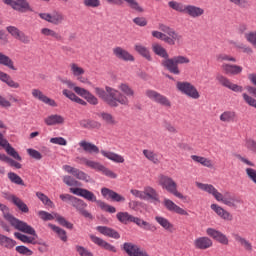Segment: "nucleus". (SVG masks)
Wrapping results in <instances>:
<instances>
[{"label": "nucleus", "mask_w": 256, "mask_h": 256, "mask_svg": "<svg viewBox=\"0 0 256 256\" xmlns=\"http://www.w3.org/2000/svg\"><path fill=\"white\" fill-rule=\"evenodd\" d=\"M196 187L198 189H201V191H205V193H208V195H212L214 199L218 201V203H223L224 205H227V207H237L236 203H243L241 199L239 198H233L231 197V193L226 192L224 195L213 186V184H204L201 182H196Z\"/></svg>", "instance_id": "2"}, {"label": "nucleus", "mask_w": 256, "mask_h": 256, "mask_svg": "<svg viewBox=\"0 0 256 256\" xmlns=\"http://www.w3.org/2000/svg\"><path fill=\"white\" fill-rule=\"evenodd\" d=\"M8 179L11 181V183H14L15 185H25L23 179L20 178L19 175H17L14 172L8 173Z\"/></svg>", "instance_id": "53"}, {"label": "nucleus", "mask_w": 256, "mask_h": 256, "mask_svg": "<svg viewBox=\"0 0 256 256\" xmlns=\"http://www.w3.org/2000/svg\"><path fill=\"white\" fill-rule=\"evenodd\" d=\"M158 183L160 187H162V189H165L168 193L174 195V197H177L178 199H185L181 192L177 191V182H175L173 178L165 175H160Z\"/></svg>", "instance_id": "10"}, {"label": "nucleus", "mask_w": 256, "mask_h": 256, "mask_svg": "<svg viewBox=\"0 0 256 256\" xmlns=\"http://www.w3.org/2000/svg\"><path fill=\"white\" fill-rule=\"evenodd\" d=\"M44 122L48 126H53V125H63L65 123V118L59 114H52L44 119Z\"/></svg>", "instance_id": "34"}, {"label": "nucleus", "mask_w": 256, "mask_h": 256, "mask_svg": "<svg viewBox=\"0 0 256 256\" xmlns=\"http://www.w3.org/2000/svg\"><path fill=\"white\" fill-rule=\"evenodd\" d=\"M14 236L16 237V239H19V241H21L22 243H27L30 245H39V242H37V232H35V235H32L33 237H29L25 234L19 233V232H15Z\"/></svg>", "instance_id": "33"}, {"label": "nucleus", "mask_w": 256, "mask_h": 256, "mask_svg": "<svg viewBox=\"0 0 256 256\" xmlns=\"http://www.w3.org/2000/svg\"><path fill=\"white\" fill-rule=\"evenodd\" d=\"M155 221L164 231H168V233H173L175 231V225H173L169 219L163 216H155Z\"/></svg>", "instance_id": "31"}, {"label": "nucleus", "mask_w": 256, "mask_h": 256, "mask_svg": "<svg viewBox=\"0 0 256 256\" xmlns=\"http://www.w3.org/2000/svg\"><path fill=\"white\" fill-rule=\"evenodd\" d=\"M48 227H50V229H52V231H54V233H56V235H58V237H59V239H61V241L66 243L67 232L64 229L59 228V226H55L54 224H49Z\"/></svg>", "instance_id": "46"}, {"label": "nucleus", "mask_w": 256, "mask_h": 256, "mask_svg": "<svg viewBox=\"0 0 256 256\" xmlns=\"http://www.w3.org/2000/svg\"><path fill=\"white\" fill-rule=\"evenodd\" d=\"M69 69L71 75L77 79L80 83H87V78L83 77L85 75V69L79 64L72 62L69 64Z\"/></svg>", "instance_id": "22"}, {"label": "nucleus", "mask_w": 256, "mask_h": 256, "mask_svg": "<svg viewBox=\"0 0 256 256\" xmlns=\"http://www.w3.org/2000/svg\"><path fill=\"white\" fill-rule=\"evenodd\" d=\"M122 249L128 256H151L145 249L133 242H125Z\"/></svg>", "instance_id": "14"}, {"label": "nucleus", "mask_w": 256, "mask_h": 256, "mask_svg": "<svg viewBox=\"0 0 256 256\" xmlns=\"http://www.w3.org/2000/svg\"><path fill=\"white\" fill-rule=\"evenodd\" d=\"M0 211L2 212L4 219L8 221V223H10L12 227H15L17 231H21L22 233H26L27 235H36L33 227H31L26 222L12 216L7 205L0 203Z\"/></svg>", "instance_id": "6"}, {"label": "nucleus", "mask_w": 256, "mask_h": 256, "mask_svg": "<svg viewBox=\"0 0 256 256\" xmlns=\"http://www.w3.org/2000/svg\"><path fill=\"white\" fill-rule=\"evenodd\" d=\"M168 6L173 11L177 13H182V15H186L190 17V19H199L205 15V9L201 6L193 5V4H185L183 2L170 1L168 2Z\"/></svg>", "instance_id": "3"}, {"label": "nucleus", "mask_w": 256, "mask_h": 256, "mask_svg": "<svg viewBox=\"0 0 256 256\" xmlns=\"http://www.w3.org/2000/svg\"><path fill=\"white\" fill-rule=\"evenodd\" d=\"M134 223L138 227H141V229H144V231H157V227H155V225H153L139 217H136V222H134Z\"/></svg>", "instance_id": "43"}, {"label": "nucleus", "mask_w": 256, "mask_h": 256, "mask_svg": "<svg viewBox=\"0 0 256 256\" xmlns=\"http://www.w3.org/2000/svg\"><path fill=\"white\" fill-rule=\"evenodd\" d=\"M40 32L44 37H52L53 39H56V41H61L62 39L59 33L49 28H42Z\"/></svg>", "instance_id": "47"}, {"label": "nucleus", "mask_w": 256, "mask_h": 256, "mask_svg": "<svg viewBox=\"0 0 256 256\" xmlns=\"http://www.w3.org/2000/svg\"><path fill=\"white\" fill-rule=\"evenodd\" d=\"M6 31L11 37L17 39V41H20V43H23L24 45H29V43H31V37L27 36V34L16 26H7Z\"/></svg>", "instance_id": "15"}, {"label": "nucleus", "mask_w": 256, "mask_h": 256, "mask_svg": "<svg viewBox=\"0 0 256 256\" xmlns=\"http://www.w3.org/2000/svg\"><path fill=\"white\" fill-rule=\"evenodd\" d=\"M233 237L235 241L239 243V245H241L243 249H245V251H253V244H251L249 240H247L246 238H243V236L239 234H234Z\"/></svg>", "instance_id": "38"}, {"label": "nucleus", "mask_w": 256, "mask_h": 256, "mask_svg": "<svg viewBox=\"0 0 256 256\" xmlns=\"http://www.w3.org/2000/svg\"><path fill=\"white\" fill-rule=\"evenodd\" d=\"M112 53L121 61H135V57H133L129 51L121 48L120 46L113 48Z\"/></svg>", "instance_id": "26"}, {"label": "nucleus", "mask_w": 256, "mask_h": 256, "mask_svg": "<svg viewBox=\"0 0 256 256\" xmlns=\"http://www.w3.org/2000/svg\"><path fill=\"white\" fill-rule=\"evenodd\" d=\"M70 193L73 195H77L78 197H83L86 201H91L92 203H96L102 211H106L107 213H117V208L111 206L104 201L97 200V196L87 189L84 188H70Z\"/></svg>", "instance_id": "7"}, {"label": "nucleus", "mask_w": 256, "mask_h": 256, "mask_svg": "<svg viewBox=\"0 0 256 256\" xmlns=\"http://www.w3.org/2000/svg\"><path fill=\"white\" fill-rule=\"evenodd\" d=\"M101 194L103 197H109L112 201H116V203H125V197L121 196L119 193L109 189V188H102Z\"/></svg>", "instance_id": "30"}, {"label": "nucleus", "mask_w": 256, "mask_h": 256, "mask_svg": "<svg viewBox=\"0 0 256 256\" xmlns=\"http://www.w3.org/2000/svg\"><path fill=\"white\" fill-rule=\"evenodd\" d=\"M163 205H164L165 209H167V211H169L170 213H176V215H184V216L189 215V213L186 212L185 209H183L179 205L175 204V202H173L169 198H164Z\"/></svg>", "instance_id": "24"}, {"label": "nucleus", "mask_w": 256, "mask_h": 256, "mask_svg": "<svg viewBox=\"0 0 256 256\" xmlns=\"http://www.w3.org/2000/svg\"><path fill=\"white\" fill-rule=\"evenodd\" d=\"M39 17L40 19H43V21H47L52 25H61V23L65 21V15L59 11H53L52 13H40Z\"/></svg>", "instance_id": "16"}, {"label": "nucleus", "mask_w": 256, "mask_h": 256, "mask_svg": "<svg viewBox=\"0 0 256 256\" xmlns=\"http://www.w3.org/2000/svg\"><path fill=\"white\" fill-rule=\"evenodd\" d=\"M71 205L79 212L80 215H82V217H85L86 219H93V215L87 211V203H85V201L76 197Z\"/></svg>", "instance_id": "21"}, {"label": "nucleus", "mask_w": 256, "mask_h": 256, "mask_svg": "<svg viewBox=\"0 0 256 256\" xmlns=\"http://www.w3.org/2000/svg\"><path fill=\"white\" fill-rule=\"evenodd\" d=\"M151 199L152 201H159V193L151 186L144 188V200Z\"/></svg>", "instance_id": "40"}, {"label": "nucleus", "mask_w": 256, "mask_h": 256, "mask_svg": "<svg viewBox=\"0 0 256 256\" xmlns=\"http://www.w3.org/2000/svg\"><path fill=\"white\" fill-rule=\"evenodd\" d=\"M102 121H105L107 125H117V120L111 113L102 112L100 113Z\"/></svg>", "instance_id": "48"}, {"label": "nucleus", "mask_w": 256, "mask_h": 256, "mask_svg": "<svg viewBox=\"0 0 256 256\" xmlns=\"http://www.w3.org/2000/svg\"><path fill=\"white\" fill-rule=\"evenodd\" d=\"M206 234L208 237H211V239H214V241H217V243H220V245H229V238L227 235L215 228H207Z\"/></svg>", "instance_id": "17"}, {"label": "nucleus", "mask_w": 256, "mask_h": 256, "mask_svg": "<svg viewBox=\"0 0 256 256\" xmlns=\"http://www.w3.org/2000/svg\"><path fill=\"white\" fill-rule=\"evenodd\" d=\"M191 60L186 56H174L173 58L162 60L161 65L164 69H167L169 73L173 75H180L181 70H179V65H189Z\"/></svg>", "instance_id": "9"}, {"label": "nucleus", "mask_w": 256, "mask_h": 256, "mask_svg": "<svg viewBox=\"0 0 256 256\" xmlns=\"http://www.w3.org/2000/svg\"><path fill=\"white\" fill-rule=\"evenodd\" d=\"M63 183L68 185V187H77V185H79V181L69 175L63 177Z\"/></svg>", "instance_id": "56"}, {"label": "nucleus", "mask_w": 256, "mask_h": 256, "mask_svg": "<svg viewBox=\"0 0 256 256\" xmlns=\"http://www.w3.org/2000/svg\"><path fill=\"white\" fill-rule=\"evenodd\" d=\"M191 159H193L195 163H200V165H203V167H207L208 169H213V161L209 158L198 156V155H192Z\"/></svg>", "instance_id": "41"}, {"label": "nucleus", "mask_w": 256, "mask_h": 256, "mask_svg": "<svg viewBox=\"0 0 256 256\" xmlns=\"http://www.w3.org/2000/svg\"><path fill=\"white\" fill-rule=\"evenodd\" d=\"M56 221L62 225V227H66L67 229H73V224L65 219V217L59 215L58 213L55 214Z\"/></svg>", "instance_id": "54"}, {"label": "nucleus", "mask_w": 256, "mask_h": 256, "mask_svg": "<svg viewBox=\"0 0 256 256\" xmlns=\"http://www.w3.org/2000/svg\"><path fill=\"white\" fill-rule=\"evenodd\" d=\"M90 239L92 243L95 245H98V247H102V249H105L106 251H111V253H117V248L115 246L109 244V242L95 236V235H90Z\"/></svg>", "instance_id": "28"}, {"label": "nucleus", "mask_w": 256, "mask_h": 256, "mask_svg": "<svg viewBox=\"0 0 256 256\" xmlns=\"http://www.w3.org/2000/svg\"><path fill=\"white\" fill-rule=\"evenodd\" d=\"M193 245L195 249L207 251V249H211V247H213V240L208 236H201L194 240Z\"/></svg>", "instance_id": "25"}, {"label": "nucleus", "mask_w": 256, "mask_h": 256, "mask_svg": "<svg viewBox=\"0 0 256 256\" xmlns=\"http://www.w3.org/2000/svg\"><path fill=\"white\" fill-rule=\"evenodd\" d=\"M97 231L106 237H111L112 239H119L121 235L117 233V231L107 227V226H98Z\"/></svg>", "instance_id": "36"}, {"label": "nucleus", "mask_w": 256, "mask_h": 256, "mask_svg": "<svg viewBox=\"0 0 256 256\" xmlns=\"http://www.w3.org/2000/svg\"><path fill=\"white\" fill-rule=\"evenodd\" d=\"M16 251L20 255H26V256L33 255V252L31 251V249L27 248V246H17Z\"/></svg>", "instance_id": "61"}, {"label": "nucleus", "mask_w": 256, "mask_h": 256, "mask_svg": "<svg viewBox=\"0 0 256 256\" xmlns=\"http://www.w3.org/2000/svg\"><path fill=\"white\" fill-rule=\"evenodd\" d=\"M27 153L30 155V157H32V159H36L37 161H41V159H43V155H41L39 151L35 149L29 148L27 149Z\"/></svg>", "instance_id": "63"}, {"label": "nucleus", "mask_w": 256, "mask_h": 256, "mask_svg": "<svg viewBox=\"0 0 256 256\" xmlns=\"http://www.w3.org/2000/svg\"><path fill=\"white\" fill-rule=\"evenodd\" d=\"M3 3L9 5L14 11H18V13L33 12V8L27 0H3Z\"/></svg>", "instance_id": "13"}, {"label": "nucleus", "mask_w": 256, "mask_h": 256, "mask_svg": "<svg viewBox=\"0 0 256 256\" xmlns=\"http://www.w3.org/2000/svg\"><path fill=\"white\" fill-rule=\"evenodd\" d=\"M4 83H6V85H8V87L11 89H19V87H21V84H19V82H15V80H13V78H11L9 75Z\"/></svg>", "instance_id": "60"}, {"label": "nucleus", "mask_w": 256, "mask_h": 256, "mask_svg": "<svg viewBox=\"0 0 256 256\" xmlns=\"http://www.w3.org/2000/svg\"><path fill=\"white\" fill-rule=\"evenodd\" d=\"M216 60L218 61V63H223V61H230L231 63H237V58L225 53L218 54L216 56Z\"/></svg>", "instance_id": "52"}, {"label": "nucleus", "mask_w": 256, "mask_h": 256, "mask_svg": "<svg viewBox=\"0 0 256 256\" xmlns=\"http://www.w3.org/2000/svg\"><path fill=\"white\" fill-rule=\"evenodd\" d=\"M80 127H83V129H96L97 127H101V124L92 120H81Z\"/></svg>", "instance_id": "49"}, {"label": "nucleus", "mask_w": 256, "mask_h": 256, "mask_svg": "<svg viewBox=\"0 0 256 256\" xmlns=\"http://www.w3.org/2000/svg\"><path fill=\"white\" fill-rule=\"evenodd\" d=\"M116 218L124 225H127V223H135L137 221V217L129 214V212H118Z\"/></svg>", "instance_id": "35"}, {"label": "nucleus", "mask_w": 256, "mask_h": 256, "mask_svg": "<svg viewBox=\"0 0 256 256\" xmlns=\"http://www.w3.org/2000/svg\"><path fill=\"white\" fill-rule=\"evenodd\" d=\"M237 118V114L234 111H225L220 115V121L222 123H233Z\"/></svg>", "instance_id": "45"}, {"label": "nucleus", "mask_w": 256, "mask_h": 256, "mask_svg": "<svg viewBox=\"0 0 256 256\" xmlns=\"http://www.w3.org/2000/svg\"><path fill=\"white\" fill-rule=\"evenodd\" d=\"M50 143H53V145H61L65 147V145H67V140L63 137H55L50 139Z\"/></svg>", "instance_id": "64"}, {"label": "nucleus", "mask_w": 256, "mask_h": 256, "mask_svg": "<svg viewBox=\"0 0 256 256\" xmlns=\"http://www.w3.org/2000/svg\"><path fill=\"white\" fill-rule=\"evenodd\" d=\"M56 214L57 213H55V212L49 213V212L43 211V210L38 211V217H40V219H42V221H53V219H55Z\"/></svg>", "instance_id": "51"}, {"label": "nucleus", "mask_w": 256, "mask_h": 256, "mask_svg": "<svg viewBox=\"0 0 256 256\" xmlns=\"http://www.w3.org/2000/svg\"><path fill=\"white\" fill-rule=\"evenodd\" d=\"M134 51H136V53H139L141 57L146 59V61H153V57H151V51L145 45L141 43H136L134 45Z\"/></svg>", "instance_id": "32"}, {"label": "nucleus", "mask_w": 256, "mask_h": 256, "mask_svg": "<svg viewBox=\"0 0 256 256\" xmlns=\"http://www.w3.org/2000/svg\"><path fill=\"white\" fill-rule=\"evenodd\" d=\"M0 65L8 67V69H11L12 71H16L15 64L11 57L5 55L3 52H0Z\"/></svg>", "instance_id": "42"}, {"label": "nucleus", "mask_w": 256, "mask_h": 256, "mask_svg": "<svg viewBox=\"0 0 256 256\" xmlns=\"http://www.w3.org/2000/svg\"><path fill=\"white\" fill-rule=\"evenodd\" d=\"M216 81L220 83L223 87L230 89V91H234V93H243V86H239L237 84H233L229 78L218 74L216 76Z\"/></svg>", "instance_id": "19"}, {"label": "nucleus", "mask_w": 256, "mask_h": 256, "mask_svg": "<svg viewBox=\"0 0 256 256\" xmlns=\"http://www.w3.org/2000/svg\"><path fill=\"white\" fill-rule=\"evenodd\" d=\"M90 105H99V99L95 97L91 92L88 91V94H86V97H84Z\"/></svg>", "instance_id": "62"}, {"label": "nucleus", "mask_w": 256, "mask_h": 256, "mask_svg": "<svg viewBox=\"0 0 256 256\" xmlns=\"http://www.w3.org/2000/svg\"><path fill=\"white\" fill-rule=\"evenodd\" d=\"M246 177L252 181V183L256 184V170L254 168H246L245 169Z\"/></svg>", "instance_id": "59"}, {"label": "nucleus", "mask_w": 256, "mask_h": 256, "mask_svg": "<svg viewBox=\"0 0 256 256\" xmlns=\"http://www.w3.org/2000/svg\"><path fill=\"white\" fill-rule=\"evenodd\" d=\"M8 199H10V201H12V203H14V205H16V207L22 211V213H27L29 211L27 204H25V202H23V200H21L19 197L10 195Z\"/></svg>", "instance_id": "39"}, {"label": "nucleus", "mask_w": 256, "mask_h": 256, "mask_svg": "<svg viewBox=\"0 0 256 256\" xmlns=\"http://www.w3.org/2000/svg\"><path fill=\"white\" fill-rule=\"evenodd\" d=\"M75 163H78V165H85V167L94 169V171H100L106 177H110V179H117V174H115V172L109 170V168L97 161L89 160L87 157L77 156L75 158Z\"/></svg>", "instance_id": "8"}, {"label": "nucleus", "mask_w": 256, "mask_h": 256, "mask_svg": "<svg viewBox=\"0 0 256 256\" xmlns=\"http://www.w3.org/2000/svg\"><path fill=\"white\" fill-rule=\"evenodd\" d=\"M78 145L85 153H89L90 155H99V153H101L103 157H106V159L113 161V163H125V158L120 154L105 150L100 151L99 147L91 142L82 140L78 143Z\"/></svg>", "instance_id": "4"}, {"label": "nucleus", "mask_w": 256, "mask_h": 256, "mask_svg": "<svg viewBox=\"0 0 256 256\" xmlns=\"http://www.w3.org/2000/svg\"><path fill=\"white\" fill-rule=\"evenodd\" d=\"M221 69L225 75H241L243 67L235 64L223 63Z\"/></svg>", "instance_id": "27"}, {"label": "nucleus", "mask_w": 256, "mask_h": 256, "mask_svg": "<svg viewBox=\"0 0 256 256\" xmlns=\"http://www.w3.org/2000/svg\"><path fill=\"white\" fill-rule=\"evenodd\" d=\"M63 169L66 171V173H70V175H73V177L79 179V181H85V183H89V181H91V176L75 167L64 165Z\"/></svg>", "instance_id": "20"}, {"label": "nucleus", "mask_w": 256, "mask_h": 256, "mask_svg": "<svg viewBox=\"0 0 256 256\" xmlns=\"http://www.w3.org/2000/svg\"><path fill=\"white\" fill-rule=\"evenodd\" d=\"M152 51L155 53V55H158V57H162L164 61L169 58V53H167V50L161 46L159 43L152 44Z\"/></svg>", "instance_id": "37"}, {"label": "nucleus", "mask_w": 256, "mask_h": 256, "mask_svg": "<svg viewBox=\"0 0 256 256\" xmlns=\"http://www.w3.org/2000/svg\"><path fill=\"white\" fill-rule=\"evenodd\" d=\"M210 209H212L220 219H224V221H233V215L218 204H211Z\"/></svg>", "instance_id": "29"}, {"label": "nucleus", "mask_w": 256, "mask_h": 256, "mask_svg": "<svg viewBox=\"0 0 256 256\" xmlns=\"http://www.w3.org/2000/svg\"><path fill=\"white\" fill-rule=\"evenodd\" d=\"M119 90L113 89L109 86H106V91L102 88H94L95 94L107 103L109 107H118L122 105L123 107H128L129 98L135 97V90L129 84L122 83L118 86Z\"/></svg>", "instance_id": "1"}, {"label": "nucleus", "mask_w": 256, "mask_h": 256, "mask_svg": "<svg viewBox=\"0 0 256 256\" xmlns=\"http://www.w3.org/2000/svg\"><path fill=\"white\" fill-rule=\"evenodd\" d=\"M83 5L91 9L101 7V0H83Z\"/></svg>", "instance_id": "55"}, {"label": "nucleus", "mask_w": 256, "mask_h": 256, "mask_svg": "<svg viewBox=\"0 0 256 256\" xmlns=\"http://www.w3.org/2000/svg\"><path fill=\"white\" fill-rule=\"evenodd\" d=\"M145 95L150 101H153L162 107H166L167 109H171V100H169L167 96L151 89L146 90Z\"/></svg>", "instance_id": "11"}, {"label": "nucleus", "mask_w": 256, "mask_h": 256, "mask_svg": "<svg viewBox=\"0 0 256 256\" xmlns=\"http://www.w3.org/2000/svg\"><path fill=\"white\" fill-rule=\"evenodd\" d=\"M0 147L2 149H5L7 155H10V157H13V159H16V161H21V156L18 152L15 151V148L9 144V141L5 139V136H3V133L0 132Z\"/></svg>", "instance_id": "23"}, {"label": "nucleus", "mask_w": 256, "mask_h": 256, "mask_svg": "<svg viewBox=\"0 0 256 256\" xmlns=\"http://www.w3.org/2000/svg\"><path fill=\"white\" fill-rule=\"evenodd\" d=\"M36 196L38 197V199H40V201H42L44 205H48V207H53V201H51V199H49L47 195L41 192H37Z\"/></svg>", "instance_id": "57"}, {"label": "nucleus", "mask_w": 256, "mask_h": 256, "mask_svg": "<svg viewBox=\"0 0 256 256\" xmlns=\"http://www.w3.org/2000/svg\"><path fill=\"white\" fill-rule=\"evenodd\" d=\"M75 249H76V252L78 253V255H80V256H94L93 252H91L89 249H87L83 246L77 245L75 247Z\"/></svg>", "instance_id": "58"}, {"label": "nucleus", "mask_w": 256, "mask_h": 256, "mask_svg": "<svg viewBox=\"0 0 256 256\" xmlns=\"http://www.w3.org/2000/svg\"><path fill=\"white\" fill-rule=\"evenodd\" d=\"M143 155L146 157V159H148V161H151L154 164L159 163V159H157V155L153 150L144 149Z\"/></svg>", "instance_id": "50"}, {"label": "nucleus", "mask_w": 256, "mask_h": 256, "mask_svg": "<svg viewBox=\"0 0 256 256\" xmlns=\"http://www.w3.org/2000/svg\"><path fill=\"white\" fill-rule=\"evenodd\" d=\"M0 245L6 249H13V247L17 245V242L3 234H0Z\"/></svg>", "instance_id": "44"}, {"label": "nucleus", "mask_w": 256, "mask_h": 256, "mask_svg": "<svg viewBox=\"0 0 256 256\" xmlns=\"http://www.w3.org/2000/svg\"><path fill=\"white\" fill-rule=\"evenodd\" d=\"M176 87L178 91L187 95L190 99H199L201 97L197 88L189 82H177Z\"/></svg>", "instance_id": "12"}, {"label": "nucleus", "mask_w": 256, "mask_h": 256, "mask_svg": "<svg viewBox=\"0 0 256 256\" xmlns=\"http://www.w3.org/2000/svg\"><path fill=\"white\" fill-rule=\"evenodd\" d=\"M32 97L45 105H49V107H57V102L54 99L49 98L47 95L43 93L38 88L32 89Z\"/></svg>", "instance_id": "18"}, {"label": "nucleus", "mask_w": 256, "mask_h": 256, "mask_svg": "<svg viewBox=\"0 0 256 256\" xmlns=\"http://www.w3.org/2000/svg\"><path fill=\"white\" fill-rule=\"evenodd\" d=\"M158 29L159 31H152V37H155V39H160V41H164L167 45H175L176 41H181V35L169 25L159 23Z\"/></svg>", "instance_id": "5"}]
</instances>
